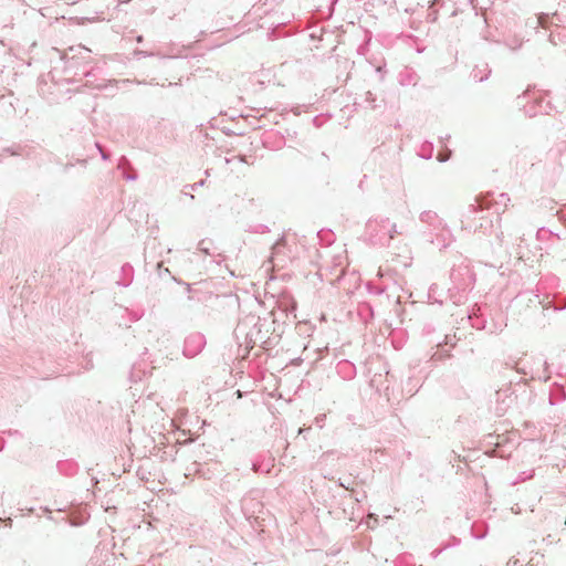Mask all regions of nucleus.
Instances as JSON below:
<instances>
[{
  "label": "nucleus",
  "instance_id": "f257e3e1",
  "mask_svg": "<svg viewBox=\"0 0 566 566\" xmlns=\"http://www.w3.org/2000/svg\"><path fill=\"white\" fill-rule=\"evenodd\" d=\"M537 22H538V23H541V24H543V23H544V19H543V18H538V19H537Z\"/></svg>",
  "mask_w": 566,
  "mask_h": 566
}]
</instances>
